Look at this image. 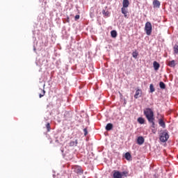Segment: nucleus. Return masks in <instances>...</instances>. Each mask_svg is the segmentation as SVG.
<instances>
[{
	"mask_svg": "<svg viewBox=\"0 0 178 178\" xmlns=\"http://www.w3.org/2000/svg\"><path fill=\"white\" fill-rule=\"evenodd\" d=\"M121 12L124 15V17H127V7H122L121 8Z\"/></svg>",
	"mask_w": 178,
	"mask_h": 178,
	"instance_id": "obj_8",
	"label": "nucleus"
},
{
	"mask_svg": "<svg viewBox=\"0 0 178 178\" xmlns=\"http://www.w3.org/2000/svg\"><path fill=\"white\" fill-rule=\"evenodd\" d=\"M159 86H160V88H161V90H165V88H166V85L165 84V83L162 81L159 83Z\"/></svg>",
	"mask_w": 178,
	"mask_h": 178,
	"instance_id": "obj_18",
	"label": "nucleus"
},
{
	"mask_svg": "<svg viewBox=\"0 0 178 178\" xmlns=\"http://www.w3.org/2000/svg\"><path fill=\"white\" fill-rule=\"evenodd\" d=\"M168 65L170 66V67H175V66H176V61H175V60L168 61Z\"/></svg>",
	"mask_w": 178,
	"mask_h": 178,
	"instance_id": "obj_15",
	"label": "nucleus"
},
{
	"mask_svg": "<svg viewBox=\"0 0 178 178\" xmlns=\"http://www.w3.org/2000/svg\"><path fill=\"white\" fill-rule=\"evenodd\" d=\"M138 122L140 124H144L145 123V120L143 118L140 117L138 118Z\"/></svg>",
	"mask_w": 178,
	"mask_h": 178,
	"instance_id": "obj_17",
	"label": "nucleus"
},
{
	"mask_svg": "<svg viewBox=\"0 0 178 178\" xmlns=\"http://www.w3.org/2000/svg\"><path fill=\"white\" fill-rule=\"evenodd\" d=\"M132 56L133 58H134L135 59H137V56H138V53L136 52V51H134L132 53Z\"/></svg>",
	"mask_w": 178,
	"mask_h": 178,
	"instance_id": "obj_22",
	"label": "nucleus"
},
{
	"mask_svg": "<svg viewBox=\"0 0 178 178\" xmlns=\"http://www.w3.org/2000/svg\"><path fill=\"white\" fill-rule=\"evenodd\" d=\"M169 140V134L165 131L160 134V141L161 143H166Z\"/></svg>",
	"mask_w": 178,
	"mask_h": 178,
	"instance_id": "obj_3",
	"label": "nucleus"
},
{
	"mask_svg": "<svg viewBox=\"0 0 178 178\" xmlns=\"http://www.w3.org/2000/svg\"><path fill=\"white\" fill-rule=\"evenodd\" d=\"M56 143H58V144H62V142L58 139L56 140Z\"/></svg>",
	"mask_w": 178,
	"mask_h": 178,
	"instance_id": "obj_30",
	"label": "nucleus"
},
{
	"mask_svg": "<svg viewBox=\"0 0 178 178\" xmlns=\"http://www.w3.org/2000/svg\"><path fill=\"white\" fill-rule=\"evenodd\" d=\"M111 35L113 38H116V37H118V32H116V31H115V30L111 31Z\"/></svg>",
	"mask_w": 178,
	"mask_h": 178,
	"instance_id": "obj_16",
	"label": "nucleus"
},
{
	"mask_svg": "<svg viewBox=\"0 0 178 178\" xmlns=\"http://www.w3.org/2000/svg\"><path fill=\"white\" fill-rule=\"evenodd\" d=\"M153 67H154V70H159V67H161V65L159 64V63H158L156 61H154Z\"/></svg>",
	"mask_w": 178,
	"mask_h": 178,
	"instance_id": "obj_7",
	"label": "nucleus"
},
{
	"mask_svg": "<svg viewBox=\"0 0 178 178\" xmlns=\"http://www.w3.org/2000/svg\"><path fill=\"white\" fill-rule=\"evenodd\" d=\"M83 133L84 136H87V134H88V130L87 129V128L83 129Z\"/></svg>",
	"mask_w": 178,
	"mask_h": 178,
	"instance_id": "obj_27",
	"label": "nucleus"
},
{
	"mask_svg": "<svg viewBox=\"0 0 178 178\" xmlns=\"http://www.w3.org/2000/svg\"><path fill=\"white\" fill-rule=\"evenodd\" d=\"M149 90L150 92H155V88L154 87V85L152 83L149 86Z\"/></svg>",
	"mask_w": 178,
	"mask_h": 178,
	"instance_id": "obj_21",
	"label": "nucleus"
},
{
	"mask_svg": "<svg viewBox=\"0 0 178 178\" xmlns=\"http://www.w3.org/2000/svg\"><path fill=\"white\" fill-rule=\"evenodd\" d=\"M144 138L143 136L138 137L137 144H138L139 145H143V144H144Z\"/></svg>",
	"mask_w": 178,
	"mask_h": 178,
	"instance_id": "obj_6",
	"label": "nucleus"
},
{
	"mask_svg": "<svg viewBox=\"0 0 178 178\" xmlns=\"http://www.w3.org/2000/svg\"><path fill=\"white\" fill-rule=\"evenodd\" d=\"M74 172L75 173H83V170L81 169V167L80 166H76L74 168Z\"/></svg>",
	"mask_w": 178,
	"mask_h": 178,
	"instance_id": "obj_12",
	"label": "nucleus"
},
{
	"mask_svg": "<svg viewBox=\"0 0 178 178\" xmlns=\"http://www.w3.org/2000/svg\"><path fill=\"white\" fill-rule=\"evenodd\" d=\"M121 175H122V177H123V176H125V177H127V175H129V172H127V171H124L121 172Z\"/></svg>",
	"mask_w": 178,
	"mask_h": 178,
	"instance_id": "obj_25",
	"label": "nucleus"
},
{
	"mask_svg": "<svg viewBox=\"0 0 178 178\" xmlns=\"http://www.w3.org/2000/svg\"><path fill=\"white\" fill-rule=\"evenodd\" d=\"M152 133H154V134H155L156 133V130H155V127H154V128L152 127Z\"/></svg>",
	"mask_w": 178,
	"mask_h": 178,
	"instance_id": "obj_28",
	"label": "nucleus"
},
{
	"mask_svg": "<svg viewBox=\"0 0 178 178\" xmlns=\"http://www.w3.org/2000/svg\"><path fill=\"white\" fill-rule=\"evenodd\" d=\"M77 144H78V140H75L70 141L69 143V145L70 147H77Z\"/></svg>",
	"mask_w": 178,
	"mask_h": 178,
	"instance_id": "obj_11",
	"label": "nucleus"
},
{
	"mask_svg": "<svg viewBox=\"0 0 178 178\" xmlns=\"http://www.w3.org/2000/svg\"><path fill=\"white\" fill-rule=\"evenodd\" d=\"M125 159L127 160V161H130V159H131V154H130L129 152H127L125 154Z\"/></svg>",
	"mask_w": 178,
	"mask_h": 178,
	"instance_id": "obj_19",
	"label": "nucleus"
},
{
	"mask_svg": "<svg viewBox=\"0 0 178 178\" xmlns=\"http://www.w3.org/2000/svg\"><path fill=\"white\" fill-rule=\"evenodd\" d=\"M141 95H143V90H141V89H138L134 95V99H138Z\"/></svg>",
	"mask_w": 178,
	"mask_h": 178,
	"instance_id": "obj_4",
	"label": "nucleus"
},
{
	"mask_svg": "<svg viewBox=\"0 0 178 178\" xmlns=\"http://www.w3.org/2000/svg\"><path fill=\"white\" fill-rule=\"evenodd\" d=\"M129 5H130V1H129V0H123L122 8H129Z\"/></svg>",
	"mask_w": 178,
	"mask_h": 178,
	"instance_id": "obj_9",
	"label": "nucleus"
},
{
	"mask_svg": "<svg viewBox=\"0 0 178 178\" xmlns=\"http://www.w3.org/2000/svg\"><path fill=\"white\" fill-rule=\"evenodd\" d=\"M80 19V15H77L75 16V20H79Z\"/></svg>",
	"mask_w": 178,
	"mask_h": 178,
	"instance_id": "obj_29",
	"label": "nucleus"
},
{
	"mask_svg": "<svg viewBox=\"0 0 178 178\" xmlns=\"http://www.w3.org/2000/svg\"><path fill=\"white\" fill-rule=\"evenodd\" d=\"M46 129H47V131H51V124L49 123L46 124Z\"/></svg>",
	"mask_w": 178,
	"mask_h": 178,
	"instance_id": "obj_23",
	"label": "nucleus"
},
{
	"mask_svg": "<svg viewBox=\"0 0 178 178\" xmlns=\"http://www.w3.org/2000/svg\"><path fill=\"white\" fill-rule=\"evenodd\" d=\"M174 54H178V45L175 44L173 47Z\"/></svg>",
	"mask_w": 178,
	"mask_h": 178,
	"instance_id": "obj_20",
	"label": "nucleus"
},
{
	"mask_svg": "<svg viewBox=\"0 0 178 178\" xmlns=\"http://www.w3.org/2000/svg\"><path fill=\"white\" fill-rule=\"evenodd\" d=\"M102 13H103V15H104L105 16H109V12L105 11V10H102Z\"/></svg>",
	"mask_w": 178,
	"mask_h": 178,
	"instance_id": "obj_26",
	"label": "nucleus"
},
{
	"mask_svg": "<svg viewBox=\"0 0 178 178\" xmlns=\"http://www.w3.org/2000/svg\"><path fill=\"white\" fill-rule=\"evenodd\" d=\"M153 6L154 8H159V6H161V2H159L158 0H154L153 1Z\"/></svg>",
	"mask_w": 178,
	"mask_h": 178,
	"instance_id": "obj_14",
	"label": "nucleus"
},
{
	"mask_svg": "<svg viewBox=\"0 0 178 178\" xmlns=\"http://www.w3.org/2000/svg\"><path fill=\"white\" fill-rule=\"evenodd\" d=\"M113 174V178H122V172L119 171L114 170Z\"/></svg>",
	"mask_w": 178,
	"mask_h": 178,
	"instance_id": "obj_5",
	"label": "nucleus"
},
{
	"mask_svg": "<svg viewBox=\"0 0 178 178\" xmlns=\"http://www.w3.org/2000/svg\"><path fill=\"white\" fill-rule=\"evenodd\" d=\"M159 124L163 129H165V127H166V124L165 123V122L162 119L159 120Z\"/></svg>",
	"mask_w": 178,
	"mask_h": 178,
	"instance_id": "obj_10",
	"label": "nucleus"
},
{
	"mask_svg": "<svg viewBox=\"0 0 178 178\" xmlns=\"http://www.w3.org/2000/svg\"><path fill=\"white\" fill-rule=\"evenodd\" d=\"M44 95H45V90H42V94L39 95V97L42 98V97H44Z\"/></svg>",
	"mask_w": 178,
	"mask_h": 178,
	"instance_id": "obj_24",
	"label": "nucleus"
},
{
	"mask_svg": "<svg viewBox=\"0 0 178 178\" xmlns=\"http://www.w3.org/2000/svg\"><path fill=\"white\" fill-rule=\"evenodd\" d=\"M144 115L149 123H151V127L155 129V116L154 115V111L149 108H147L144 110Z\"/></svg>",
	"mask_w": 178,
	"mask_h": 178,
	"instance_id": "obj_1",
	"label": "nucleus"
},
{
	"mask_svg": "<svg viewBox=\"0 0 178 178\" xmlns=\"http://www.w3.org/2000/svg\"><path fill=\"white\" fill-rule=\"evenodd\" d=\"M113 129V124L112 123H108L106 126V130L107 131H110V130H112Z\"/></svg>",
	"mask_w": 178,
	"mask_h": 178,
	"instance_id": "obj_13",
	"label": "nucleus"
},
{
	"mask_svg": "<svg viewBox=\"0 0 178 178\" xmlns=\"http://www.w3.org/2000/svg\"><path fill=\"white\" fill-rule=\"evenodd\" d=\"M145 31L147 35H151L152 33V24H151V22H146L145 26Z\"/></svg>",
	"mask_w": 178,
	"mask_h": 178,
	"instance_id": "obj_2",
	"label": "nucleus"
}]
</instances>
